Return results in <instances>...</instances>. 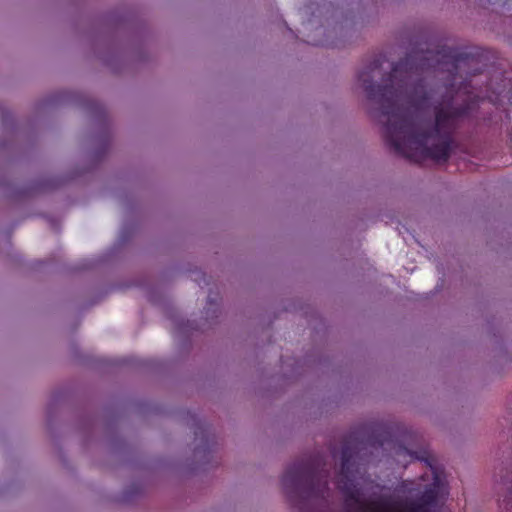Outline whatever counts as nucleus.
<instances>
[{
  "instance_id": "1",
  "label": "nucleus",
  "mask_w": 512,
  "mask_h": 512,
  "mask_svg": "<svg viewBox=\"0 0 512 512\" xmlns=\"http://www.w3.org/2000/svg\"><path fill=\"white\" fill-rule=\"evenodd\" d=\"M378 64L360 72L358 81L369 97L382 106L385 131L390 146L400 155L413 161L425 158L446 160L451 148V132L456 120L472 109L464 100L467 87L445 88L441 99L439 91H427L416 81L417 67L409 60L399 62L392 70L384 87H375Z\"/></svg>"
},
{
  "instance_id": "2",
  "label": "nucleus",
  "mask_w": 512,
  "mask_h": 512,
  "mask_svg": "<svg viewBox=\"0 0 512 512\" xmlns=\"http://www.w3.org/2000/svg\"><path fill=\"white\" fill-rule=\"evenodd\" d=\"M424 463L428 472L417 484L404 483L393 495L372 501L366 508H370V512H434L448 494L447 486L432 461L425 459Z\"/></svg>"
},
{
  "instance_id": "3",
  "label": "nucleus",
  "mask_w": 512,
  "mask_h": 512,
  "mask_svg": "<svg viewBox=\"0 0 512 512\" xmlns=\"http://www.w3.org/2000/svg\"><path fill=\"white\" fill-rule=\"evenodd\" d=\"M282 483L291 498H325L326 475L316 474L308 464L296 463L290 466L283 476Z\"/></svg>"
},
{
  "instance_id": "4",
  "label": "nucleus",
  "mask_w": 512,
  "mask_h": 512,
  "mask_svg": "<svg viewBox=\"0 0 512 512\" xmlns=\"http://www.w3.org/2000/svg\"><path fill=\"white\" fill-rule=\"evenodd\" d=\"M360 480H363V477H360V479L357 477L350 460L344 454L341 473L335 482V486L344 496L348 512H370V508H364L363 506L380 498L388 497L386 493L377 495L373 492L371 495H367L366 490L360 486Z\"/></svg>"
},
{
  "instance_id": "5",
  "label": "nucleus",
  "mask_w": 512,
  "mask_h": 512,
  "mask_svg": "<svg viewBox=\"0 0 512 512\" xmlns=\"http://www.w3.org/2000/svg\"><path fill=\"white\" fill-rule=\"evenodd\" d=\"M500 490V507L505 512H512V476L510 477L508 473L501 477Z\"/></svg>"
},
{
  "instance_id": "6",
  "label": "nucleus",
  "mask_w": 512,
  "mask_h": 512,
  "mask_svg": "<svg viewBox=\"0 0 512 512\" xmlns=\"http://www.w3.org/2000/svg\"><path fill=\"white\" fill-rule=\"evenodd\" d=\"M432 58H433L432 56H426V57H425V60H428V61H429V60H431Z\"/></svg>"
}]
</instances>
